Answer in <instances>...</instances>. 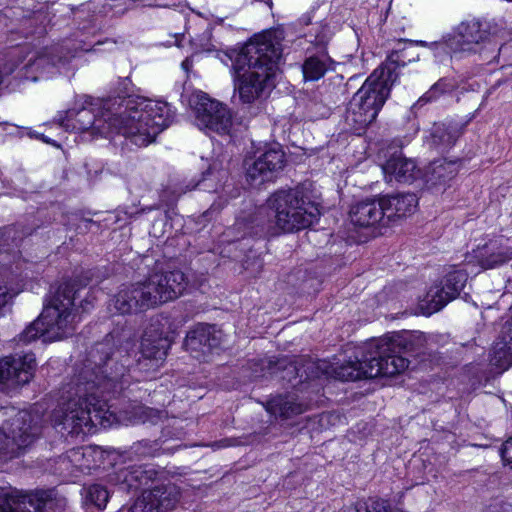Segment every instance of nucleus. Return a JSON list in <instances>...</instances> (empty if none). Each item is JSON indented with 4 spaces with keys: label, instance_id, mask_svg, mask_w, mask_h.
<instances>
[{
    "label": "nucleus",
    "instance_id": "f257e3e1",
    "mask_svg": "<svg viewBox=\"0 0 512 512\" xmlns=\"http://www.w3.org/2000/svg\"><path fill=\"white\" fill-rule=\"evenodd\" d=\"M120 85L121 94L100 104L92 103L88 97L75 102L72 108L57 116L59 125L66 131L90 132L92 136L122 135L139 147L154 142L173 121L171 106L165 101L131 94L128 78Z\"/></svg>",
    "mask_w": 512,
    "mask_h": 512
},
{
    "label": "nucleus",
    "instance_id": "f03ea898",
    "mask_svg": "<svg viewBox=\"0 0 512 512\" xmlns=\"http://www.w3.org/2000/svg\"><path fill=\"white\" fill-rule=\"evenodd\" d=\"M111 339L96 343L87 358L66 386L67 400L53 411L54 427L62 435L86 434L101 421L108 411L110 394L122 389V380L128 371L130 359L127 355L115 359Z\"/></svg>",
    "mask_w": 512,
    "mask_h": 512
},
{
    "label": "nucleus",
    "instance_id": "7ed1b4c3",
    "mask_svg": "<svg viewBox=\"0 0 512 512\" xmlns=\"http://www.w3.org/2000/svg\"><path fill=\"white\" fill-rule=\"evenodd\" d=\"M410 337L407 333L389 340L372 339L359 346L348 344L343 361L332 364V373L342 381L395 376L409 366L403 354L412 350Z\"/></svg>",
    "mask_w": 512,
    "mask_h": 512
},
{
    "label": "nucleus",
    "instance_id": "20e7f679",
    "mask_svg": "<svg viewBox=\"0 0 512 512\" xmlns=\"http://www.w3.org/2000/svg\"><path fill=\"white\" fill-rule=\"evenodd\" d=\"M281 57L280 44L272 33L254 36L231 56L235 91L243 103H253L272 89Z\"/></svg>",
    "mask_w": 512,
    "mask_h": 512
},
{
    "label": "nucleus",
    "instance_id": "39448f33",
    "mask_svg": "<svg viewBox=\"0 0 512 512\" xmlns=\"http://www.w3.org/2000/svg\"><path fill=\"white\" fill-rule=\"evenodd\" d=\"M186 286V276L180 270L154 272L144 280L123 285L112 299L109 309L120 315L144 312L177 299Z\"/></svg>",
    "mask_w": 512,
    "mask_h": 512
},
{
    "label": "nucleus",
    "instance_id": "423d86ee",
    "mask_svg": "<svg viewBox=\"0 0 512 512\" xmlns=\"http://www.w3.org/2000/svg\"><path fill=\"white\" fill-rule=\"evenodd\" d=\"M398 77L395 62H386L375 69L348 103L345 129L361 134L376 119Z\"/></svg>",
    "mask_w": 512,
    "mask_h": 512
},
{
    "label": "nucleus",
    "instance_id": "0eeeda50",
    "mask_svg": "<svg viewBox=\"0 0 512 512\" xmlns=\"http://www.w3.org/2000/svg\"><path fill=\"white\" fill-rule=\"evenodd\" d=\"M267 205L275 225L287 233L306 229L320 217L318 205L299 187L274 192Z\"/></svg>",
    "mask_w": 512,
    "mask_h": 512
},
{
    "label": "nucleus",
    "instance_id": "6e6552de",
    "mask_svg": "<svg viewBox=\"0 0 512 512\" xmlns=\"http://www.w3.org/2000/svg\"><path fill=\"white\" fill-rule=\"evenodd\" d=\"M41 429V419L37 413L18 411L0 429V462H8L25 454L39 438Z\"/></svg>",
    "mask_w": 512,
    "mask_h": 512
},
{
    "label": "nucleus",
    "instance_id": "1a4fd4ad",
    "mask_svg": "<svg viewBox=\"0 0 512 512\" xmlns=\"http://www.w3.org/2000/svg\"><path fill=\"white\" fill-rule=\"evenodd\" d=\"M76 53L75 50L72 54L68 45L44 48L31 56L28 62L21 67L5 66L2 70L3 76L15 74L17 79L30 81L48 78L56 74L60 67L69 63Z\"/></svg>",
    "mask_w": 512,
    "mask_h": 512
},
{
    "label": "nucleus",
    "instance_id": "9d476101",
    "mask_svg": "<svg viewBox=\"0 0 512 512\" xmlns=\"http://www.w3.org/2000/svg\"><path fill=\"white\" fill-rule=\"evenodd\" d=\"M86 285L87 283L80 279L63 282L56 292L46 300L41 314L35 320H66L70 316L82 317L80 310L88 311L93 307L92 301L86 298L77 308L74 301L80 289Z\"/></svg>",
    "mask_w": 512,
    "mask_h": 512
},
{
    "label": "nucleus",
    "instance_id": "9b49d317",
    "mask_svg": "<svg viewBox=\"0 0 512 512\" xmlns=\"http://www.w3.org/2000/svg\"><path fill=\"white\" fill-rule=\"evenodd\" d=\"M65 506L66 499L55 489L37 490L28 494L0 492L1 512H60Z\"/></svg>",
    "mask_w": 512,
    "mask_h": 512
},
{
    "label": "nucleus",
    "instance_id": "f8f14e48",
    "mask_svg": "<svg viewBox=\"0 0 512 512\" xmlns=\"http://www.w3.org/2000/svg\"><path fill=\"white\" fill-rule=\"evenodd\" d=\"M325 363H315L311 360L307 361L301 368L297 367L296 364L290 362L286 357L272 359H251L248 360L246 366H243L248 372L247 377L256 380L259 378L272 376L278 372H284L286 375L281 376L282 379H288L292 382V377L296 380L299 376L300 380L292 383L293 386L302 382L303 373L306 374L305 380L318 378L324 368L322 365Z\"/></svg>",
    "mask_w": 512,
    "mask_h": 512
},
{
    "label": "nucleus",
    "instance_id": "ddd939ff",
    "mask_svg": "<svg viewBox=\"0 0 512 512\" xmlns=\"http://www.w3.org/2000/svg\"><path fill=\"white\" fill-rule=\"evenodd\" d=\"M468 274L462 269H454L446 273L444 283L429 288L425 297L419 302L415 313L405 312V316L429 317L441 310L448 302L455 299L465 287Z\"/></svg>",
    "mask_w": 512,
    "mask_h": 512
},
{
    "label": "nucleus",
    "instance_id": "4468645a",
    "mask_svg": "<svg viewBox=\"0 0 512 512\" xmlns=\"http://www.w3.org/2000/svg\"><path fill=\"white\" fill-rule=\"evenodd\" d=\"M189 102L194 112L196 125L201 130L213 131L218 134L230 133L232 117L224 104L210 98L202 91L193 93Z\"/></svg>",
    "mask_w": 512,
    "mask_h": 512
},
{
    "label": "nucleus",
    "instance_id": "2eb2a0df",
    "mask_svg": "<svg viewBox=\"0 0 512 512\" xmlns=\"http://www.w3.org/2000/svg\"><path fill=\"white\" fill-rule=\"evenodd\" d=\"M451 35L450 46L459 50L460 57L471 53H481L486 49L491 53L500 52L503 49L502 47L498 48V44L492 41L487 24L479 20L461 22L453 29Z\"/></svg>",
    "mask_w": 512,
    "mask_h": 512
},
{
    "label": "nucleus",
    "instance_id": "dca6fc26",
    "mask_svg": "<svg viewBox=\"0 0 512 512\" xmlns=\"http://www.w3.org/2000/svg\"><path fill=\"white\" fill-rule=\"evenodd\" d=\"M173 341L174 334L164 332L161 322H151L142 336V356L137 362L139 370L157 371L165 361L168 349Z\"/></svg>",
    "mask_w": 512,
    "mask_h": 512
},
{
    "label": "nucleus",
    "instance_id": "f3484780",
    "mask_svg": "<svg viewBox=\"0 0 512 512\" xmlns=\"http://www.w3.org/2000/svg\"><path fill=\"white\" fill-rule=\"evenodd\" d=\"M285 164V154L278 144H264L245 160L246 178L252 185L272 179Z\"/></svg>",
    "mask_w": 512,
    "mask_h": 512
},
{
    "label": "nucleus",
    "instance_id": "a211bd4d",
    "mask_svg": "<svg viewBox=\"0 0 512 512\" xmlns=\"http://www.w3.org/2000/svg\"><path fill=\"white\" fill-rule=\"evenodd\" d=\"M35 369L36 358L33 353L3 357L0 359V391L9 392L28 384Z\"/></svg>",
    "mask_w": 512,
    "mask_h": 512
},
{
    "label": "nucleus",
    "instance_id": "6ab92c4d",
    "mask_svg": "<svg viewBox=\"0 0 512 512\" xmlns=\"http://www.w3.org/2000/svg\"><path fill=\"white\" fill-rule=\"evenodd\" d=\"M221 344V333L215 329L214 324L199 322L189 331L184 341V348L193 358L206 361V357L213 349Z\"/></svg>",
    "mask_w": 512,
    "mask_h": 512
},
{
    "label": "nucleus",
    "instance_id": "aec40b11",
    "mask_svg": "<svg viewBox=\"0 0 512 512\" xmlns=\"http://www.w3.org/2000/svg\"><path fill=\"white\" fill-rule=\"evenodd\" d=\"M177 501L178 493L175 486H155L150 490H145L128 512H168L175 507Z\"/></svg>",
    "mask_w": 512,
    "mask_h": 512
},
{
    "label": "nucleus",
    "instance_id": "412c9836",
    "mask_svg": "<svg viewBox=\"0 0 512 512\" xmlns=\"http://www.w3.org/2000/svg\"><path fill=\"white\" fill-rule=\"evenodd\" d=\"M74 331V322H30L19 335V341L27 344L41 338L43 342H52L71 336Z\"/></svg>",
    "mask_w": 512,
    "mask_h": 512
},
{
    "label": "nucleus",
    "instance_id": "4be33fe9",
    "mask_svg": "<svg viewBox=\"0 0 512 512\" xmlns=\"http://www.w3.org/2000/svg\"><path fill=\"white\" fill-rule=\"evenodd\" d=\"M384 205L383 196L358 202L350 210L351 222L360 227L388 226Z\"/></svg>",
    "mask_w": 512,
    "mask_h": 512
},
{
    "label": "nucleus",
    "instance_id": "5701e85b",
    "mask_svg": "<svg viewBox=\"0 0 512 512\" xmlns=\"http://www.w3.org/2000/svg\"><path fill=\"white\" fill-rule=\"evenodd\" d=\"M158 472L152 465H131L121 468L115 474V481L120 491L137 492L152 483Z\"/></svg>",
    "mask_w": 512,
    "mask_h": 512
},
{
    "label": "nucleus",
    "instance_id": "b1692460",
    "mask_svg": "<svg viewBox=\"0 0 512 512\" xmlns=\"http://www.w3.org/2000/svg\"><path fill=\"white\" fill-rule=\"evenodd\" d=\"M458 170L459 163L457 161H447L445 159L435 160L430 163L424 173L421 174V181L427 190L434 193H441L456 176Z\"/></svg>",
    "mask_w": 512,
    "mask_h": 512
},
{
    "label": "nucleus",
    "instance_id": "393cba45",
    "mask_svg": "<svg viewBox=\"0 0 512 512\" xmlns=\"http://www.w3.org/2000/svg\"><path fill=\"white\" fill-rule=\"evenodd\" d=\"M383 172L388 181L395 180L401 183L411 184L421 175L420 169L416 163L403 157L401 154H395L389 158L382 166Z\"/></svg>",
    "mask_w": 512,
    "mask_h": 512
},
{
    "label": "nucleus",
    "instance_id": "a878e982",
    "mask_svg": "<svg viewBox=\"0 0 512 512\" xmlns=\"http://www.w3.org/2000/svg\"><path fill=\"white\" fill-rule=\"evenodd\" d=\"M482 269H493L512 259V250L501 242L494 240L478 247L472 256Z\"/></svg>",
    "mask_w": 512,
    "mask_h": 512
},
{
    "label": "nucleus",
    "instance_id": "bb28decb",
    "mask_svg": "<svg viewBox=\"0 0 512 512\" xmlns=\"http://www.w3.org/2000/svg\"><path fill=\"white\" fill-rule=\"evenodd\" d=\"M383 201L389 225L397 219L412 215L418 206V198L414 193L385 195Z\"/></svg>",
    "mask_w": 512,
    "mask_h": 512
},
{
    "label": "nucleus",
    "instance_id": "cd10ccee",
    "mask_svg": "<svg viewBox=\"0 0 512 512\" xmlns=\"http://www.w3.org/2000/svg\"><path fill=\"white\" fill-rule=\"evenodd\" d=\"M266 409L275 417L289 419L306 411L307 405L295 394L278 395L267 402Z\"/></svg>",
    "mask_w": 512,
    "mask_h": 512
},
{
    "label": "nucleus",
    "instance_id": "c85d7f7f",
    "mask_svg": "<svg viewBox=\"0 0 512 512\" xmlns=\"http://www.w3.org/2000/svg\"><path fill=\"white\" fill-rule=\"evenodd\" d=\"M506 336L496 341L489 354L490 365L495 369V373L501 374L512 366V349L510 348Z\"/></svg>",
    "mask_w": 512,
    "mask_h": 512
},
{
    "label": "nucleus",
    "instance_id": "c756f323",
    "mask_svg": "<svg viewBox=\"0 0 512 512\" xmlns=\"http://www.w3.org/2000/svg\"><path fill=\"white\" fill-rule=\"evenodd\" d=\"M332 63L331 58L324 53L309 56L302 65L304 79L309 81L319 80L331 69Z\"/></svg>",
    "mask_w": 512,
    "mask_h": 512
},
{
    "label": "nucleus",
    "instance_id": "7c9ffc66",
    "mask_svg": "<svg viewBox=\"0 0 512 512\" xmlns=\"http://www.w3.org/2000/svg\"><path fill=\"white\" fill-rule=\"evenodd\" d=\"M461 132L457 126L438 124L431 133L432 145L438 151H445L452 147L459 138Z\"/></svg>",
    "mask_w": 512,
    "mask_h": 512
},
{
    "label": "nucleus",
    "instance_id": "2f4dec72",
    "mask_svg": "<svg viewBox=\"0 0 512 512\" xmlns=\"http://www.w3.org/2000/svg\"><path fill=\"white\" fill-rule=\"evenodd\" d=\"M228 177L227 171L217 169L216 166L210 167L202 174L199 180L191 189L197 188L207 192L218 193L220 189H224V180Z\"/></svg>",
    "mask_w": 512,
    "mask_h": 512
},
{
    "label": "nucleus",
    "instance_id": "473e14b6",
    "mask_svg": "<svg viewBox=\"0 0 512 512\" xmlns=\"http://www.w3.org/2000/svg\"><path fill=\"white\" fill-rule=\"evenodd\" d=\"M452 89L453 85L447 79L442 78L433 84L431 88L418 99L416 105H423L436 101L440 96Z\"/></svg>",
    "mask_w": 512,
    "mask_h": 512
},
{
    "label": "nucleus",
    "instance_id": "72a5a7b5",
    "mask_svg": "<svg viewBox=\"0 0 512 512\" xmlns=\"http://www.w3.org/2000/svg\"><path fill=\"white\" fill-rule=\"evenodd\" d=\"M452 41L451 33L444 36L440 41H435L432 43H427L425 41L417 42L421 46L429 47L435 54L436 57H440L442 55H451V56H459V50H455L450 46Z\"/></svg>",
    "mask_w": 512,
    "mask_h": 512
},
{
    "label": "nucleus",
    "instance_id": "f704fd0d",
    "mask_svg": "<svg viewBox=\"0 0 512 512\" xmlns=\"http://www.w3.org/2000/svg\"><path fill=\"white\" fill-rule=\"evenodd\" d=\"M108 499L109 491L101 484H93L86 489V500L98 509L105 508Z\"/></svg>",
    "mask_w": 512,
    "mask_h": 512
},
{
    "label": "nucleus",
    "instance_id": "c9c22d12",
    "mask_svg": "<svg viewBox=\"0 0 512 512\" xmlns=\"http://www.w3.org/2000/svg\"><path fill=\"white\" fill-rule=\"evenodd\" d=\"M347 512H391L390 506L385 500L359 501L350 507Z\"/></svg>",
    "mask_w": 512,
    "mask_h": 512
},
{
    "label": "nucleus",
    "instance_id": "e433bc0d",
    "mask_svg": "<svg viewBox=\"0 0 512 512\" xmlns=\"http://www.w3.org/2000/svg\"><path fill=\"white\" fill-rule=\"evenodd\" d=\"M157 443L149 441H140L132 446L133 452L141 457H153L157 451Z\"/></svg>",
    "mask_w": 512,
    "mask_h": 512
},
{
    "label": "nucleus",
    "instance_id": "4c0bfd02",
    "mask_svg": "<svg viewBox=\"0 0 512 512\" xmlns=\"http://www.w3.org/2000/svg\"><path fill=\"white\" fill-rule=\"evenodd\" d=\"M11 298L12 295L9 293L8 288L0 283V317L6 316L7 305Z\"/></svg>",
    "mask_w": 512,
    "mask_h": 512
},
{
    "label": "nucleus",
    "instance_id": "58836bf2",
    "mask_svg": "<svg viewBox=\"0 0 512 512\" xmlns=\"http://www.w3.org/2000/svg\"><path fill=\"white\" fill-rule=\"evenodd\" d=\"M501 457L503 461L512 468V437L503 443Z\"/></svg>",
    "mask_w": 512,
    "mask_h": 512
},
{
    "label": "nucleus",
    "instance_id": "ea45409f",
    "mask_svg": "<svg viewBox=\"0 0 512 512\" xmlns=\"http://www.w3.org/2000/svg\"><path fill=\"white\" fill-rule=\"evenodd\" d=\"M244 229L243 231V234L241 235V238L244 237L245 235H250L251 234V231L249 230V228L247 227V225L244 223V220L243 219H237L236 222H235V225L233 228H229L226 232V235L229 236L230 233L237 229V230H240V229ZM237 239H240V237H238Z\"/></svg>",
    "mask_w": 512,
    "mask_h": 512
},
{
    "label": "nucleus",
    "instance_id": "a19ab883",
    "mask_svg": "<svg viewBox=\"0 0 512 512\" xmlns=\"http://www.w3.org/2000/svg\"><path fill=\"white\" fill-rule=\"evenodd\" d=\"M486 512H509V509L506 504L500 501H495L488 507Z\"/></svg>",
    "mask_w": 512,
    "mask_h": 512
},
{
    "label": "nucleus",
    "instance_id": "79ce46f5",
    "mask_svg": "<svg viewBox=\"0 0 512 512\" xmlns=\"http://www.w3.org/2000/svg\"><path fill=\"white\" fill-rule=\"evenodd\" d=\"M503 336H506V339L508 340L509 344L511 345L512 349V322H505L503 328H502Z\"/></svg>",
    "mask_w": 512,
    "mask_h": 512
},
{
    "label": "nucleus",
    "instance_id": "37998d69",
    "mask_svg": "<svg viewBox=\"0 0 512 512\" xmlns=\"http://www.w3.org/2000/svg\"><path fill=\"white\" fill-rule=\"evenodd\" d=\"M82 225L84 226V228H89L91 225H95V222H93L90 219H83Z\"/></svg>",
    "mask_w": 512,
    "mask_h": 512
},
{
    "label": "nucleus",
    "instance_id": "c03bdc74",
    "mask_svg": "<svg viewBox=\"0 0 512 512\" xmlns=\"http://www.w3.org/2000/svg\"><path fill=\"white\" fill-rule=\"evenodd\" d=\"M191 65V62L189 61V59H185L183 62H182V67L185 69V70H188V68L190 67Z\"/></svg>",
    "mask_w": 512,
    "mask_h": 512
},
{
    "label": "nucleus",
    "instance_id": "a18cd8bd",
    "mask_svg": "<svg viewBox=\"0 0 512 512\" xmlns=\"http://www.w3.org/2000/svg\"><path fill=\"white\" fill-rule=\"evenodd\" d=\"M214 206H215V204H213V205L211 206L210 210H209V211H207V212H206V214H210V213H212V212L215 210Z\"/></svg>",
    "mask_w": 512,
    "mask_h": 512
},
{
    "label": "nucleus",
    "instance_id": "49530a36",
    "mask_svg": "<svg viewBox=\"0 0 512 512\" xmlns=\"http://www.w3.org/2000/svg\"><path fill=\"white\" fill-rule=\"evenodd\" d=\"M2 81H3V72H2V70H0V84L2 83Z\"/></svg>",
    "mask_w": 512,
    "mask_h": 512
},
{
    "label": "nucleus",
    "instance_id": "de8ad7c7",
    "mask_svg": "<svg viewBox=\"0 0 512 512\" xmlns=\"http://www.w3.org/2000/svg\"><path fill=\"white\" fill-rule=\"evenodd\" d=\"M199 313H200V312H199V311H197V312H196V313H194L192 316H197V315H199Z\"/></svg>",
    "mask_w": 512,
    "mask_h": 512
}]
</instances>
